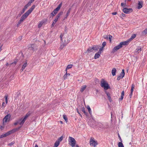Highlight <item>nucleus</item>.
Instances as JSON below:
<instances>
[{
  "instance_id": "obj_1",
  "label": "nucleus",
  "mask_w": 147,
  "mask_h": 147,
  "mask_svg": "<svg viewBox=\"0 0 147 147\" xmlns=\"http://www.w3.org/2000/svg\"><path fill=\"white\" fill-rule=\"evenodd\" d=\"M35 5H33L29 10L22 16L17 24V27H18L19 25L23 22L24 20L32 12L35 8Z\"/></svg>"
},
{
  "instance_id": "obj_2",
  "label": "nucleus",
  "mask_w": 147,
  "mask_h": 147,
  "mask_svg": "<svg viewBox=\"0 0 147 147\" xmlns=\"http://www.w3.org/2000/svg\"><path fill=\"white\" fill-rule=\"evenodd\" d=\"M127 45V42H125V41L121 42L119 45L114 47L112 50V52L114 53L121 48L123 47V45Z\"/></svg>"
},
{
  "instance_id": "obj_3",
  "label": "nucleus",
  "mask_w": 147,
  "mask_h": 147,
  "mask_svg": "<svg viewBox=\"0 0 147 147\" xmlns=\"http://www.w3.org/2000/svg\"><path fill=\"white\" fill-rule=\"evenodd\" d=\"M101 86L104 88L105 90H107L110 88L108 84L103 79H102L101 81Z\"/></svg>"
},
{
  "instance_id": "obj_4",
  "label": "nucleus",
  "mask_w": 147,
  "mask_h": 147,
  "mask_svg": "<svg viewBox=\"0 0 147 147\" xmlns=\"http://www.w3.org/2000/svg\"><path fill=\"white\" fill-rule=\"evenodd\" d=\"M64 33H61V34L60 36L61 41V42L60 43V46L59 48V49L60 50L62 49L63 48L67 45V44H66L64 43L63 42V37L64 36Z\"/></svg>"
},
{
  "instance_id": "obj_5",
  "label": "nucleus",
  "mask_w": 147,
  "mask_h": 147,
  "mask_svg": "<svg viewBox=\"0 0 147 147\" xmlns=\"http://www.w3.org/2000/svg\"><path fill=\"white\" fill-rule=\"evenodd\" d=\"M69 144L72 147H74L76 144V141L75 139L71 137H69Z\"/></svg>"
},
{
  "instance_id": "obj_6",
  "label": "nucleus",
  "mask_w": 147,
  "mask_h": 147,
  "mask_svg": "<svg viewBox=\"0 0 147 147\" xmlns=\"http://www.w3.org/2000/svg\"><path fill=\"white\" fill-rule=\"evenodd\" d=\"M62 5V3H60L57 6V7L51 13V16L53 17L55 16V15L57 13L58 11L60 9V8Z\"/></svg>"
},
{
  "instance_id": "obj_7",
  "label": "nucleus",
  "mask_w": 147,
  "mask_h": 147,
  "mask_svg": "<svg viewBox=\"0 0 147 147\" xmlns=\"http://www.w3.org/2000/svg\"><path fill=\"white\" fill-rule=\"evenodd\" d=\"M90 144L91 146H93V147H95L98 144V143L96 141L94 138H91Z\"/></svg>"
},
{
  "instance_id": "obj_8",
  "label": "nucleus",
  "mask_w": 147,
  "mask_h": 147,
  "mask_svg": "<svg viewBox=\"0 0 147 147\" xmlns=\"http://www.w3.org/2000/svg\"><path fill=\"white\" fill-rule=\"evenodd\" d=\"M123 12L125 13H129L133 11V9L132 8H124L123 9Z\"/></svg>"
},
{
  "instance_id": "obj_9",
  "label": "nucleus",
  "mask_w": 147,
  "mask_h": 147,
  "mask_svg": "<svg viewBox=\"0 0 147 147\" xmlns=\"http://www.w3.org/2000/svg\"><path fill=\"white\" fill-rule=\"evenodd\" d=\"M125 75L124 70V69H122V72L119 75L117 76V80H119L121 79L122 78L124 77Z\"/></svg>"
},
{
  "instance_id": "obj_10",
  "label": "nucleus",
  "mask_w": 147,
  "mask_h": 147,
  "mask_svg": "<svg viewBox=\"0 0 147 147\" xmlns=\"http://www.w3.org/2000/svg\"><path fill=\"white\" fill-rule=\"evenodd\" d=\"M16 129H14L7 132L5 134H4V137H6L11 134L15 132L16 131Z\"/></svg>"
},
{
  "instance_id": "obj_11",
  "label": "nucleus",
  "mask_w": 147,
  "mask_h": 147,
  "mask_svg": "<svg viewBox=\"0 0 147 147\" xmlns=\"http://www.w3.org/2000/svg\"><path fill=\"white\" fill-rule=\"evenodd\" d=\"M29 49L33 51H35L37 50V45L34 44L31 45L29 47Z\"/></svg>"
},
{
  "instance_id": "obj_12",
  "label": "nucleus",
  "mask_w": 147,
  "mask_h": 147,
  "mask_svg": "<svg viewBox=\"0 0 147 147\" xmlns=\"http://www.w3.org/2000/svg\"><path fill=\"white\" fill-rule=\"evenodd\" d=\"M63 12L61 11L56 16L55 18L54 21L56 22L58 20L60 16L62 15Z\"/></svg>"
},
{
  "instance_id": "obj_13",
  "label": "nucleus",
  "mask_w": 147,
  "mask_h": 147,
  "mask_svg": "<svg viewBox=\"0 0 147 147\" xmlns=\"http://www.w3.org/2000/svg\"><path fill=\"white\" fill-rule=\"evenodd\" d=\"M136 36V34H134L131 36L130 38L125 41V42H127V45L129 44V42L131 41L133 39L135 38Z\"/></svg>"
},
{
  "instance_id": "obj_14",
  "label": "nucleus",
  "mask_w": 147,
  "mask_h": 147,
  "mask_svg": "<svg viewBox=\"0 0 147 147\" xmlns=\"http://www.w3.org/2000/svg\"><path fill=\"white\" fill-rule=\"evenodd\" d=\"M63 42L66 44L67 45L69 42L67 36H65L63 38Z\"/></svg>"
},
{
  "instance_id": "obj_15",
  "label": "nucleus",
  "mask_w": 147,
  "mask_h": 147,
  "mask_svg": "<svg viewBox=\"0 0 147 147\" xmlns=\"http://www.w3.org/2000/svg\"><path fill=\"white\" fill-rule=\"evenodd\" d=\"M10 116H11L9 114H7V115L3 119V121L5 122H7V119L10 118Z\"/></svg>"
},
{
  "instance_id": "obj_16",
  "label": "nucleus",
  "mask_w": 147,
  "mask_h": 147,
  "mask_svg": "<svg viewBox=\"0 0 147 147\" xmlns=\"http://www.w3.org/2000/svg\"><path fill=\"white\" fill-rule=\"evenodd\" d=\"M143 3L142 1H139L138 3V9H141L142 7Z\"/></svg>"
},
{
  "instance_id": "obj_17",
  "label": "nucleus",
  "mask_w": 147,
  "mask_h": 147,
  "mask_svg": "<svg viewBox=\"0 0 147 147\" xmlns=\"http://www.w3.org/2000/svg\"><path fill=\"white\" fill-rule=\"evenodd\" d=\"M27 65V61H26L25 62V63L23 64L22 65V68L21 69V70H22V71H23V70L25 69V67H26Z\"/></svg>"
},
{
  "instance_id": "obj_18",
  "label": "nucleus",
  "mask_w": 147,
  "mask_h": 147,
  "mask_svg": "<svg viewBox=\"0 0 147 147\" xmlns=\"http://www.w3.org/2000/svg\"><path fill=\"white\" fill-rule=\"evenodd\" d=\"M142 50V48L141 47H138L136 49L135 52L138 53Z\"/></svg>"
},
{
  "instance_id": "obj_19",
  "label": "nucleus",
  "mask_w": 147,
  "mask_h": 147,
  "mask_svg": "<svg viewBox=\"0 0 147 147\" xmlns=\"http://www.w3.org/2000/svg\"><path fill=\"white\" fill-rule=\"evenodd\" d=\"M106 93L107 95V96L108 97V99H109V101L110 102H111L112 101V100L111 98V97L110 96V94L109 93L106 92Z\"/></svg>"
},
{
  "instance_id": "obj_20",
  "label": "nucleus",
  "mask_w": 147,
  "mask_h": 147,
  "mask_svg": "<svg viewBox=\"0 0 147 147\" xmlns=\"http://www.w3.org/2000/svg\"><path fill=\"white\" fill-rule=\"evenodd\" d=\"M116 69L115 68H113L112 70V74L113 76H115L116 75Z\"/></svg>"
},
{
  "instance_id": "obj_21",
  "label": "nucleus",
  "mask_w": 147,
  "mask_h": 147,
  "mask_svg": "<svg viewBox=\"0 0 147 147\" xmlns=\"http://www.w3.org/2000/svg\"><path fill=\"white\" fill-rule=\"evenodd\" d=\"M92 47L94 51H97L99 49V46L98 45H94Z\"/></svg>"
},
{
  "instance_id": "obj_22",
  "label": "nucleus",
  "mask_w": 147,
  "mask_h": 147,
  "mask_svg": "<svg viewBox=\"0 0 147 147\" xmlns=\"http://www.w3.org/2000/svg\"><path fill=\"white\" fill-rule=\"evenodd\" d=\"M70 11H71V8H69V9L67 11V13L66 14L65 16L64 19V20L65 19H66L67 18V17L69 15V14L70 12Z\"/></svg>"
},
{
  "instance_id": "obj_23",
  "label": "nucleus",
  "mask_w": 147,
  "mask_h": 147,
  "mask_svg": "<svg viewBox=\"0 0 147 147\" xmlns=\"http://www.w3.org/2000/svg\"><path fill=\"white\" fill-rule=\"evenodd\" d=\"M73 66V65L72 64L68 65L67 66V67H66V68L65 69V71H67V70L71 68Z\"/></svg>"
},
{
  "instance_id": "obj_24",
  "label": "nucleus",
  "mask_w": 147,
  "mask_h": 147,
  "mask_svg": "<svg viewBox=\"0 0 147 147\" xmlns=\"http://www.w3.org/2000/svg\"><path fill=\"white\" fill-rule=\"evenodd\" d=\"M93 51L94 50H93V49L92 47H90L88 49L87 52H88V53H90L93 52Z\"/></svg>"
},
{
  "instance_id": "obj_25",
  "label": "nucleus",
  "mask_w": 147,
  "mask_h": 147,
  "mask_svg": "<svg viewBox=\"0 0 147 147\" xmlns=\"http://www.w3.org/2000/svg\"><path fill=\"white\" fill-rule=\"evenodd\" d=\"M100 54L99 53H96L94 55V59H97L100 56Z\"/></svg>"
},
{
  "instance_id": "obj_26",
  "label": "nucleus",
  "mask_w": 147,
  "mask_h": 147,
  "mask_svg": "<svg viewBox=\"0 0 147 147\" xmlns=\"http://www.w3.org/2000/svg\"><path fill=\"white\" fill-rule=\"evenodd\" d=\"M124 95V91H122L121 94V98H120L119 99L120 100H122L123 98V96Z\"/></svg>"
},
{
  "instance_id": "obj_27",
  "label": "nucleus",
  "mask_w": 147,
  "mask_h": 147,
  "mask_svg": "<svg viewBox=\"0 0 147 147\" xmlns=\"http://www.w3.org/2000/svg\"><path fill=\"white\" fill-rule=\"evenodd\" d=\"M97 127L100 128H103V125L101 123H99L97 125Z\"/></svg>"
},
{
  "instance_id": "obj_28",
  "label": "nucleus",
  "mask_w": 147,
  "mask_h": 147,
  "mask_svg": "<svg viewBox=\"0 0 147 147\" xmlns=\"http://www.w3.org/2000/svg\"><path fill=\"white\" fill-rule=\"evenodd\" d=\"M86 85L83 86L82 87L81 89L80 90V91L82 92H83L86 89Z\"/></svg>"
},
{
  "instance_id": "obj_29",
  "label": "nucleus",
  "mask_w": 147,
  "mask_h": 147,
  "mask_svg": "<svg viewBox=\"0 0 147 147\" xmlns=\"http://www.w3.org/2000/svg\"><path fill=\"white\" fill-rule=\"evenodd\" d=\"M60 143L59 142L56 141L54 144V146L53 147H57L59 145Z\"/></svg>"
},
{
  "instance_id": "obj_30",
  "label": "nucleus",
  "mask_w": 147,
  "mask_h": 147,
  "mask_svg": "<svg viewBox=\"0 0 147 147\" xmlns=\"http://www.w3.org/2000/svg\"><path fill=\"white\" fill-rule=\"evenodd\" d=\"M30 115V112H28L27 113L25 116H24V117L27 119V118Z\"/></svg>"
},
{
  "instance_id": "obj_31",
  "label": "nucleus",
  "mask_w": 147,
  "mask_h": 147,
  "mask_svg": "<svg viewBox=\"0 0 147 147\" xmlns=\"http://www.w3.org/2000/svg\"><path fill=\"white\" fill-rule=\"evenodd\" d=\"M87 108L88 110V112L90 114H92V112L91 111V109L89 106H87Z\"/></svg>"
},
{
  "instance_id": "obj_32",
  "label": "nucleus",
  "mask_w": 147,
  "mask_h": 147,
  "mask_svg": "<svg viewBox=\"0 0 147 147\" xmlns=\"http://www.w3.org/2000/svg\"><path fill=\"white\" fill-rule=\"evenodd\" d=\"M63 139V136H61L57 140V141L59 142V143L62 141Z\"/></svg>"
},
{
  "instance_id": "obj_33",
  "label": "nucleus",
  "mask_w": 147,
  "mask_h": 147,
  "mask_svg": "<svg viewBox=\"0 0 147 147\" xmlns=\"http://www.w3.org/2000/svg\"><path fill=\"white\" fill-rule=\"evenodd\" d=\"M43 23H44V22H42V21L40 22L38 25V28H40L42 26Z\"/></svg>"
},
{
  "instance_id": "obj_34",
  "label": "nucleus",
  "mask_w": 147,
  "mask_h": 147,
  "mask_svg": "<svg viewBox=\"0 0 147 147\" xmlns=\"http://www.w3.org/2000/svg\"><path fill=\"white\" fill-rule=\"evenodd\" d=\"M67 77V72L66 71L65 74L63 76V78L64 80L66 79Z\"/></svg>"
},
{
  "instance_id": "obj_35",
  "label": "nucleus",
  "mask_w": 147,
  "mask_h": 147,
  "mask_svg": "<svg viewBox=\"0 0 147 147\" xmlns=\"http://www.w3.org/2000/svg\"><path fill=\"white\" fill-rule=\"evenodd\" d=\"M22 119V120L21 121V123H20L21 124H23L24 122H25V121L26 120V119L24 117V118Z\"/></svg>"
},
{
  "instance_id": "obj_36",
  "label": "nucleus",
  "mask_w": 147,
  "mask_h": 147,
  "mask_svg": "<svg viewBox=\"0 0 147 147\" xmlns=\"http://www.w3.org/2000/svg\"><path fill=\"white\" fill-rule=\"evenodd\" d=\"M143 35H145L147 34V28L144 30L142 32Z\"/></svg>"
},
{
  "instance_id": "obj_37",
  "label": "nucleus",
  "mask_w": 147,
  "mask_h": 147,
  "mask_svg": "<svg viewBox=\"0 0 147 147\" xmlns=\"http://www.w3.org/2000/svg\"><path fill=\"white\" fill-rule=\"evenodd\" d=\"M63 118L65 120L66 122H67L68 121L67 118L66 116L65 115H63Z\"/></svg>"
},
{
  "instance_id": "obj_38",
  "label": "nucleus",
  "mask_w": 147,
  "mask_h": 147,
  "mask_svg": "<svg viewBox=\"0 0 147 147\" xmlns=\"http://www.w3.org/2000/svg\"><path fill=\"white\" fill-rule=\"evenodd\" d=\"M30 5H31L29 3H28L25 6L24 8L26 9Z\"/></svg>"
},
{
  "instance_id": "obj_39",
  "label": "nucleus",
  "mask_w": 147,
  "mask_h": 147,
  "mask_svg": "<svg viewBox=\"0 0 147 147\" xmlns=\"http://www.w3.org/2000/svg\"><path fill=\"white\" fill-rule=\"evenodd\" d=\"M119 147H124L123 143L121 142H119L118 143Z\"/></svg>"
},
{
  "instance_id": "obj_40",
  "label": "nucleus",
  "mask_w": 147,
  "mask_h": 147,
  "mask_svg": "<svg viewBox=\"0 0 147 147\" xmlns=\"http://www.w3.org/2000/svg\"><path fill=\"white\" fill-rule=\"evenodd\" d=\"M7 97H8V95H6L4 96V98L5 99V101L6 103L7 104L8 103V100H7Z\"/></svg>"
},
{
  "instance_id": "obj_41",
  "label": "nucleus",
  "mask_w": 147,
  "mask_h": 147,
  "mask_svg": "<svg viewBox=\"0 0 147 147\" xmlns=\"http://www.w3.org/2000/svg\"><path fill=\"white\" fill-rule=\"evenodd\" d=\"M6 105L7 104L5 103L4 102H3L1 106V107L2 109H3L6 106Z\"/></svg>"
},
{
  "instance_id": "obj_42",
  "label": "nucleus",
  "mask_w": 147,
  "mask_h": 147,
  "mask_svg": "<svg viewBox=\"0 0 147 147\" xmlns=\"http://www.w3.org/2000/svg\"><path fill=\"white\" fill-rule=\"evenodd\" d=\"M82 111L84 112V114L86 115H87L88 113L85 111V109L84 108H83L82 109Z\"/></svg>"
},
{
  "instance_id": "obj_43",
  "label": "nucleus",
  "mask_w": 147,
  "mask_h": 147,
  "mask_svg": "<svg viewBox=\"0 0 147 147\" xmlns=\"http://www.w3.org/2000/svg\"><path fill=\"white\" fill-rule=\"evenodd\" d=\"M22 120V119H20L18 120H17V122H19L18 124H19L20 125H22L23 124H21L20 123H21V121Z\"/></svg>"
},
{
  "instance_id": "obj_44",
  "label": "nucleus",
  "mask_w": 147,
  "mask_h": 147,
  "mask_svg": "<svg viewBox=\"0 0 147 147\" xmlns=\"http://www.w3.org/2000/svg\"><path fill=\"white\" fill-rule=\"evenodd\" d=\"M15 143V142L14 141H13L12 142L9 143L8 144V146H11L13 145Z\"/></svg>"
},
{
  "instance_id": "obj_45",
  "label": "nucleus",
  "mask_w": 147,
  "mask_h": 147,
  "mask_svg": "<svg viewBox=\"0 0 147 147\" xmlns=\"http://www.w3.org/2000/svg\"><path fill=\"white\" fill-rule=\"evenodd\" d=\"M26 9H25L24 8L22 10V11H21V12H20V15L22 14L26 10Z\"/></svg>"
},
{
  "instance_id": "obj_46",
  "label": "nucleus",
  "mask_w": 147,
  "mask_h": 147,
  "mask_svg": "<svg viewBox=\"0 0 147 147\" xmlns=\"http://www.w3.org/2000/svg\"><path fill=\"white\" fill-rule=\"evenodd\" d=\"M134 87H135V85L133 84L131 85V91H133L134 89Z\"/></svg>"
},
{
  "instance_id": "obj_47",
  "label": "nucleus",
  "mask_w": 147,
  "mask_h": 147,
  "mask_svg": "<svg viewBox=\"0 0 147 147\" xmlns=\"http://www.w3.org/2000/svg\"><path fill=\"white\" fill-rule=\"evenodd\" d=\"M106 42H104L102 43V48H104L106 45Z\"/></svg>"
},
{
  "instance_id": "obj_48",
  "label": "nucleus",
  "mask_w": 147,
  "mask_h": 147,
  "mask_svg": "<svg viewBox=\"0 0 147 147\" xmlns=\"http://www.w3.org/2000/svg\"><path fill=\"white\" fill-rule=\"evenodd\" d=\"M103 38L105 39H108V36L107 35H104L103 36Z\"/></svg>"
},
{
  "instance_id": "obj_49",
  "label": "nucleus",
  "mask_w": 147,
  "mask_h": 147,
  "mask_svg": "<svg viewBox=\"0 0 147 147\" xmlns=\"http://www.w3.org/2000/svg\"><path fill=\"white\" fill-rule=\"evenodd\" d=\"M102 50H103V48H102L99 49L98 53L100 54L102 52Z\"/></svg>"
},
{
  "instance_id": "obj_50",
  "label": "nucleus",
  "mask_w": 147,
  "mask_h": 147,
  "mask_svg": "<svg viewBox=\"0 0 147 147\" xmlns=\"http://www.w3.org/2000/svg\"><path fill=\"white\" fill-rule=\"evenodd\" d=\"M112 37V36L110 35H109L108 36V39H109L110 41H111V39Z\"/></svg>"
},
{
  "instance_id": "obj_51",
  "label": "nucleus",
  "mask_w": 147,
  "mask_h": 147,
  "mask_svg": "<svg viewBox=\"0 0 147 147\" xmlns=\"http://www.w3.org/2000/svg\"><path fill=\"white\" fill-rule=\"evenodd\" d=\"M35 142L36 141H35L34 142V144H33V145H34V147H38V145L36 144H35Z\"/></svg>"
},
{
  "instance_id": "obj_52",
  "label": "nucleus",
  "mask_w": 147,
  "mask_h": 147,
  "mask_svg": "<svg viewBox=\"0 0 147 147\" xmlns=\"http://www.w3.org/2000/svg\"><path fill=\"white\" fill-rule=\"evenodd\" d=\"M126 3H121V6L123 7H124L126 6Z\"/></svg>"
},
{
  "instance_id": "obj_53",
  "label": "nucleus",
  "mask_w": 147,
  "mask_h": 147,
  "mask_svg": "<svg viewBox=\"0 0 147 147\" xmlns=\"http://www.w3.org/2000/svg\"><path fill=\"white\" fill-rule=\"evenodd\" d=\"M4 126L2 125H0V129L1 130H3L4 128Z\"/></svg>"
},
{
  "instance_id": "obj_54",
  "label": "nucleus",
  "mask_w": 147,
  "mask_h": 147,
  "mask_svg": "<svg viewBox=\"0 0 147 147\" xmlns=\"http://www.w3.org/2000/svg\"><path fill=\"white\" fill-rule=\"evenodd\" d=\"M133 92V91H131V92L130 93V94H129V96L130 98H131V97L132 95Z\"/></svg>"
},
{
  "instance_id": "obj_55",
  "label": "nucleus",
  "mask_w": 147,
  "mask_h": 147,
  "mask_svg": "<svg viewBox=\"0 0 147 147\" xmlns=\"http://www.w3.org/2000/svg\"><path fill=\"white\" fill-rule=\"evenodd\" d=\"M56 23V22H55L53 21L52 23V25H51V27H53L54 26L55 24Z\"/></svg>"
},
{
  "instance_id": "obj_56",
  "label": "nucleus",
  "mask_w": 147,
  "mask_h": 147,
  "mask_svg": "<svg viewBox=\"0 0 147 147\" xmlns=\"http://www.w3.org/2000/svg\"><path fill=\"white\" fill-rule=\"evenodd\" d=\"M34 1V0H30V1H29L28 2L29 3L30 5L31 4V3L33 2Z\"/></svg>"
},
{
  "instance_id": "obj_57",
  "label": "nucleus",
  "mask_w": 147,
  "mask_h": 147,
  "mask_svg": "<svg viewBox=\"0 0 147 147\" xmlns=\"http://www.w3.org/2000/svg\"><path fill=\"white\" fill-rule=\"evenodd\" d=\"M19 122H17V121H16L14 123V125H16L18 124Z\"/></svg>"
},
{
  "instance_id": "obj_58",
  "label": "nucleus",
  "mask_w": 147,
  "mask_h": 147,
  "mask_svg": "<svg viewBox=\"0 0 147 147\" xmlns=\"http://www.w3.org/2000/svg\"><path fill=\"white\" fill-rule=\"evenodd\" d=\"M3 45H0V52L2 50V47Z\"/></svg>"
},
{
  "instance_id": "obj_59",
  "label": "nucleus",
  "mask_w": 147,
  "mask_h": 147,
  "mask_svg": "<svg viewBox=\"0 0 147 147\" xmlns=\"http://www.w3.org/2000/svg\"><path fill=\"white\" fill-rule=\"evenodd\" d=\"M112 14L113 15H115L116 14H117V12H113L112 13Z\"/></svg>"
},
{
  "instance_id": "obj_60",
  "label": "nucleus",
  "mask_w": 147,
  "mask_h": 147,
  "mask_svg": "<svg viewBox=\"0 0 147 147\" xmlns=\"http://www.w3.org/2000/svg\"><path fill=\"white\" fill-rule=\"evenodd\" d=\"M0 138H3L4 137V134H3L0 136Z\"/></svg>"
},
{
  "instance_id": "obj_61",
  "label": "nucleus",
  "mask_w": 147,
  "mask_h": 147,
  "mask_svg": "<svg viewBox=\"0 0 147 147\" xmlns=\"http://www.w3.org/2000/svg\"><path fill=\"white\" fill-rule=\"evenodd\" d=\"M118 137H119V138L120 139V141H121V142H122V140L121 138L119 135V134H118Z\"/></svg>"
},
{
  "instance_id": "obj_62",
  "label": "nucleus",
  "mask_w": 147,
  "mask_h": 147,
  "mask_svg": "<svg viewBox=\"0 0 147 147\" xmlns=\"http://www.w3.org/2000/svg\"><path fill=\"white\" fill-rule=\"evenodd\" d=\"M16 63H17V61H14V62H13V63H12L11 64H10V65H11L12 64H13V63H14V64H16Z\"/></svg>"
},
{
  "instance_id": "obj_63",
  "label": "nucleus",
  "mask_w": 147,
  "mask_h": 147,
  "mask_svg": "<svg viewBox=\"0 0 147 147\" xmlns=\"http://www.w3.org/2000/svg\"><path fill=\"white\" fill-rule=\"evenodd\" d=\"M77 112L78 113V114H79V115H80V116H81V117H82V115H81L80 114V113H79V111L77 110Z\"/></svg>"
},
{
  "instance_id": "obj_64",
  "label": "nucleus",
  "mask_w": 147,
  "mask_h": 147,
  "mask_svg": "<svg viewBox=\"0 0 147 147\" xmlns=\"http://www.w3.org/2000/svg\"><path fill=\"white\" fill-rule=\"evenodd\" d=\"M125 15L124 14V13H121V16H122L123 17H124V16H125Z\"/></svg>"
}]
</instances>
